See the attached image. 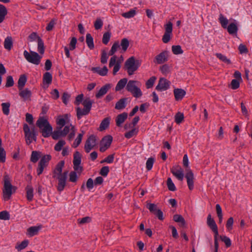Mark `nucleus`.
<instances>
[{
  "instance_id": "obj_1",
  "label": "nucleus",
  "mask_w": 252,
  "mask_h": 252,
  "mask_svg": "<svg viewBox=\"0 0 252 252\" xmlns=\"http://www.w3.org/2000/svg\"><path fill=\"white\" fill-rule=\"evenodd\" d=\"M64 164V161L62 160L60 161L56 165L54 171V174L58 175L57 178L59 182L57 186V189L59 191H63L66 185V180L67 179L68 172L64 171L62 173L63 168Z\"/></svg>"
},
{
  "instance_id": "obj_2",
  "label": "nucleus",
  "mask_w": 252,
  "mask_h": 252,
  "mask_svg": "<svg viewBox=\"0 0 252 252\" xmlns=\"http://www.w3.org/2000/svg\"><path fill=\"white\" fill-rule=\"evenodd\" d=\"M36 125L39 127L40 131L44 137H48L51 135L53 128L48 120L44 117H40L36 122Z\"/></svg>"
},
{
  "instance_id": "obj_3",
  "label": "nucleus",
  "mask_w": 252,
  "mask_h": 252,
  "mask_svg": "<svg viewBox=\"0 0 252 252\" xmlns=\"http://www.w3.org/2000/svg\"><path fill=\"white\" fill-rule=\"evenodd\" d=\"M3 181V198L5 201H7L10 199L11 195L16 191L17 188L12 185L10 178L7 175H4Z\"/></svg>"
},
{
  "instance_id": "obj_4",
  "label": "nucleus",
  "mask_w": 252,
  "mask_h": 252,
  "mask_svg": "<svg viewBox=\"0 0 252 252\" xmlns=\"http://www.w3.org/2000/svg\"><path fill=\"white\" fill-rule=\"evenodd\" d=\"M141 63V60H136L134 56H132L125 62L124 68L127 71L129 75H131L138 69Z\"/></svg>"
},
{
  "instance_id": "obj_5",
  "label": "nucleus",
  "mask_w": 252,
  "mask_h": 252,
  "mask_svg": "<svg viewBox=\"0 0 252 252\" xmlns=\"http://www.w3.org/2000/svg\"><path fill=\"white\" fill-rule=\"evenodd\" d=\"M23 131L25 133L26 142L28 145H30L32 141H36V134L34 127L31 130L29 126L27 124H24Z\"/></svg>"
},
{
  "instance_id": "obj_6",
  "label": "nucleus",
  "mask_w": 252,
  "mask_h": 252,
  "mask_svg": "<svg viewBox=\"0 0 252 252\" xmlns=\"http://www.w3.org/2000/svg\"><path fill=\"white\" fill-rule=\"evenodd\" d=\"M140 83L137 81L130 80L127 84L126 89L127 91L131 93L132 95L136 98L140 97L142 95L140 89L136 86V84L139 85Z\"/></svg>"
},
{
  "instance_id": "obj_7",
  "label": "nucleus",
  "mask_w": 252,
  "mask_h": 252,
  "mask_svg": "<svg viewBox=\"0 0 252 252\" xmlns=\"http://www.w3.org/2000/svg\"><path fill=\"white\" fill-rule=\"evenodd\" d=\"M24 56L28 62L35 65L39 64L42 58L35 52L30 51L29 53L26 50L24 52Z\"/></svg>"
},
{
  "instance_id": "obj_8",
  "label": "nucleus",
  "mask_w": 252,
  "mask_h": 252,
  "mask_svg": "<svg viewBox=\"0 0 252 252\" xmlns=\"http://www.w3.org/2000/svg\"><path fill=\"white\" fill-rule=\"evenodd\" d=\"M112 140L113 137L110 135H107L103 137L100 143V151L104 152L108 149L112 143Z\"/></svg>"
},
{
  "instance_id": "obj_9",
  "label": "nucleus",
  "mask_w": 252,
  "mask_h": 252,
  "mask_svg": "<svg viewBox=\"0 0 252 252\" xmlns=\"http://www.w3.org/2000/svg\"><path fill=\"white\" fill-rule=\"evenodd\" d=\"M81 162V157L79 152L76 151L73 155V168L75 171L80 173L83 171V167L80 166Z\"/></svg>"
},
{
  "instance_id": "obj_10",
  "label": "nucleus",
  "mask_w": 252,
  "mask_h": 252,
  "mask_svg": "<svg viewBox=\"0 0 252 252\" xmlns=\"http://www.w3.org/2000/svg\"><path fill=\"white\" fill-rule=\"evenodd\" d=\"M147 208L150 212L154 214L159 220L164 219L163 214L160 209L158 208L157 205L154 203H148L147 205Z\"/></svg>"
},
{
  "instance_id": "obj_11",
  "label": "nucleus",
  "mask_w": 252,
  "mask_h": 252,
  "mask_svg": "<svg viewBox=\"0 0 252 252\" xmlns=\"http://www.w3.org/2000/svg\"><path fill=\"white\" fill-rule=\"evenodd\" d=\"M96 137L94 135L90 136L86 141L84 149L86 153H88L96 145Z\"/></svg>"
},
{
  "instance_id": "obj_12",
  "label": "nucleus",
  "mask_w": 252,
  "mask_h": 252,
  "mask_svg": "<svg viewBox=\"0 0 252 252\" xmlns=\"http://www.w3.org/2000/svg\"><path fill=\"white\" fill-rule=\"evenodd\" d=\"M168 52L163 51L155 57L154 62L157 64H162L168 61Z\"/></svg>"
},
{
  "instance_id": "obj_13",
  "label": "nucleus",
  "mask_w": 252,
  "mask_h": 252,
  "mask_svg": "<svg viewBox=\"0 0 252 252\" xmlns=\"http://www.w3.org/2000/svg\"><path fill=\"white\" fill-rule=\"evenodd\" d=\"M207 224L209 228L214 233V238L218 237L219 235L218 228L214 220L212 218L211 214L208 215L207 218Z\"/></svg>"
},
{
  "instance_id": "obj_14",
  "label": "nucleus",
  "mask_w": 252,
  "mask_h": 252,
  "mask_svg": "<svg viewBox=\"0 0 252 252\" xmlns=\"http://www.w3.org/2000/svg\"><path fill=\"white\" fill-rule=\"evenodd\" d=\"M170 82L166 79L161 78L159 79L156 89L158 91H165L169 88Z\"/></svg>"
},
{
  "instance_id": "obj_15",
  "label": "nucleus",
  "mask_w": 252,
  "mask_h": 252,
  "mask_svg": "<svg viewBox=\"0 0 252 252\" xmlns=\"http://www.w3.org/2000/svg\"><path fill=\"white\" fill-rule=\"evenodd\" d=\"M171 172L179 180L182 181L184 178L183 170L180 166H173Z\"/></svg>"
},
{
  "instance_id": "obj_16",
  "label": "nucleus",
  "mask_w": 252,
  "mask_h": 252,
  "mask_svg": "<svg viewBox=\"0 0 252 252\" xmlns=\"http://www.w3.org/2000/svg\"><path fill=\"white\" fill-rule=\"evenodd\" d=\"M185 177L187 180L189 189L192 190L194 188V176L192 172L190 170H189L185 175Z\"/></svg>"
},
{
  "instance_id": "obj_17",
  "label": "nucleus",
  "mask_w": 252,
  "mask_h": 252,
  "mask_svg": "<svg viewBox=\"0 0 252 252\" xmlns=\"http://www.w3.org/2000/svg\"><path fill=\"white\" fill-rule=\"evenodd\" d=\"M19 90V95L24 100H28L31 99L32 96V92L28 88L22 89Z\"/></svg>"
},
{
  "instance_id": "obj_18",
  "label": "nucleus",
  "mask_w": 252,
  "mask_h": 252,
  "mask_svg": "<svg viewBox=\"0 0 252 252\" xmlns=\"http://www.w3.org/2000/svg\"><path fill=\"white\" fill-rule=\"evenodd\" d=\"M111 86L110 84H107L104 86H102L97 93L95 94V97L97 98H101L104 94H105L108 90L111 88Z\"/></svg>"
},
{
  "instance_id": "obj_19",
  "label": "nucleus",
  "mask_w": 252,
  "mask_h": 252,
  "mask_svg": "<svg viewBox=\"0 0 252 252\" xmlns=\"http://www.w3.org/2000/svg\"><path fill=\"white\" fill-rule=\"evenodd\" d=\"M173 92L176 101L182 100L186 94V91L182 89H175Z\"/></svg>"
},
{
  "instance_id": "obj_20",
  "label": "nucleus",
  "mask_w": 252,
  "mask_h": 252,
  "mask_svg": "<svg viewBox=\"0 0 252 252\" xmlns=\"http://www.w3.org/2000/svg\"><path fill=\"white\" fill-rule=\"evenodd\" d=\"M127 118V114L126 112H124L117 116L116 118V123L118 126H121L122 124L125 121Z\"/></svg>"
},
{
  "instance_id": "obj_21",
  "label": "nucleus",
  "mask_w": 252,
  "mask_h": 252,
  "mask_svg": "<svg viewBox=\"0 0 252 252\" xmlns=\"http://www.w3.org/2000/svg\"><path fill=\"white\" fill-rule=\"evenodd\" d=\"M92 70L102 76H106L108 73V69L106 66H104L102 68L99 67H92Z\"/></svg>"
},
{
  "instance_id": "obj_22",
  "label": "nucleus",
  "mask_w": 252,
  "mask_h": 252,
  "mask_svg": "<svg viewBox=\"0 0 252 252\" xmlns=\"http://www.w3.org/2000/svg\"><path fill=\"white\" fill-rule=\"evenodd\" d=\"M127 98H122L120 99L115 104V108L117 110L124 109L126 105Z\"/></svg>"
},
{
  "instance_id": "obj_23",
  "label": "nucleus",
  "mask_w": 252,
  "mask_h": 252,
  "mask_svg": "<svg viewBox=\"0 0 252 252\" xmlns=\"http://www.w3.org/2000/svg\"><path fill=\"white\" fill-rule=\"evenodd\" d=\"M226 29H227V32L230 34H236L238 30L237 26L234 23H230Z\"/></svg>"
},
{
  "instance_id": "obj_24",
  "label": "nucleus",
  "mask_w": 252,
  "mask_h": 252,
  "mask_svg": "<svg viewBox=\"0 0 252 252\" xmlns=\"http://www.w3.org/2000/svg\"><path fill=\"white\" fill-rule=\"evenodd\" d=\"M13 46V41L11 36L6 37L4 41V47L6 50L9 51Z\"/></svg>"
},
{
  "instance_id": "obj_25",
  "label": "nucleus",
  "mask_w": 252,
  "mask_h": 252,
  "mask_svg": "<svg viewBox=\"0 0 252 252\" xmlns=\"http://www.w3.org/2000/svg\"><path fill=\"white\" fill-rule=\"evenodd\" d=\"M7 14L6 8L4 5L0 3V24L3 21Z\"/></svg>"
},
{
  "instance_id": "obj_26",
  "label": "nucleus",
  "mask_w": 252,
  "mask_h": 252,
  "mask_svg": "<svg viewBox=\"0 0 252 252\" xmlns=\"http://www.w3.org/2000/svg\"><path fill=\"white\" fill-rule=\"evenodd\" d=\"M93 101L90 98H86L82 102L84 108L88 112H90Z\"/></svg>"
},
{
  "instance_id": "obj_27",
  "label": "nucleus",
  "mask_w": 252,
  "mask_h": 252,
  "mask_svg": "<svg viewBox=\"0 0 252 252\" xmlns=\"http://www.w3.org/2000/svg\"><path fill=\"white\" fill-rule=\"evenodd\" d=\"M26 196L28 200L31 201L33 199V188L31 185H28L26 188Z\"/></svg>"
},
{
  "instance_id": "obj_28",
  "label": "nucleus",
  "mask_w": 252,
  "mask_h": 252,
  "mask_svg": "<svg viewBox=\"0 0 252 252\" xmlns=\"http://www.w3.org/2000/svg\"><path fill=\"white\" fill-rule=\"evenodd\" d=\"M63 118H60L57 121V124L59 126L58 128L61 129L63 126H64L66 124V120H67L68 118V114H65Z\"/></svg>"
},
{
  "instance_id": "obj_29",
  "label": "nucleus",
  "mask_w": 252,
  "mask_h": 252,
  "mask_svg": "<svg viewBox=\"0 0 252 252\" xmlns=\"http://www.w3.org/2000/svg\"><path fill=\"white\" fill-rule=\"evenodd\" d=\"M127 82V79L126 78L121 79L117 83L116 87L115 90L116 91H119L122 90L126 84Z\"/></svg>"
},
{
  "instance_id": "obj_30",
  "label": "nucleus",
  "mask_w": 252,
  "mask_h": 252,
  "mask_svg": "<svg viewBox=\"0 0 252 252\" xmlns=\"http://www.w3.org/2000/svg\"><path fill=\"white\" fill-rule=\"evenodd\" d=\"M110 124V118L107 117L104 118L101 122L99 126V130L102 131L106 129L109 125Z\"/></svg>"
},
{
  "instance_id": "obj_31",
  "label": "nucleus",
  "mask_w": 252,
  "mask_h": 252,
  "mask_svg": "<svg viewBox=\"0 0 252 252\" xmlns=\"http://www.w3.org/2000/svg\"><path fill=\"white\" fill-rule=\"evenodd\" d=\"M27 82V77L25 75H21L18 81V88L21 90L25 86Z\"/></svg>"
},
{
  "instance_id": "obj_32",
  "label": "nucleus",
  "mask_w": 252,
  "mask_h": 252,
  "mask_svg": "<svg viewBox=\"0 0 252 252\" xmlns=\"http://www.w3.org/2000/svg\"><path fill=\"white\" fill-rule=\"evenodd\" d=\"M173 220L177 222H180L181 226L185 227L186 222L184 218L180 215L176 214L173 216Z\"/></svg>"
},
{
  "instance_id": "obj_33",
  "label": "nucleus",
  "mask_w": 252,
  "mask_h": 252,
  "mask_svg": "<svg viewBox=\"0 0 252 252\" xmlns=\"http://www.w3.org/2000/svg\"><path fill=\"white\" fill-rule=\"evenodd\" d=\"M52 76L49 72H46L43 76V83L49 85L52 83Z\"/></svg>"
},
{
  "instance_id": "obj_34",
  "label": "nucleus",
  "mask_w": 252,
  "mask_h": 252,
  "mask_svg": "<svg viewBox=\"0 0 252 252\" xmlns=\"http://www.w3.org/2000/svg\"><path fill=\"white\" fill-rule=\"evenodd\" d=\"M90 112L80 107L76 108V115L78 119H80L83 116L88 115Z\"/></svg>"
},
{
  "instance_id": "obj_35",
  "label": "nucleus",
  "mask_w": 252,
  "mask_h": 252,
  "mask_svg": "<svg viewBox=\"0 0 252 252\" xmlns=\"http://www.w3.org/2000/svg\"><path fill=\"white\" fill-rule=\"evenodd\" d=\"M29 240H24L20 244L17 243L15 246V249L18 251H21V250L25 249L29 245Z\"/></svg>"
},
{
  "instance_id": "obj_36",
  "label": "nucleus",
  "mask_w": 252,
  "mask_h": 252,
  "mask_svg": "<svg viewBox=\"0 0 252 252\" xmlns=\"http://www.w3.org/2000/svg\"><path fill=\"white\" fill-rule=\"evenodd\" d=\"M219 20L221 27L223 29H226L227 27L228 20L222 14H220Z\"/></svg>"
},
{
  "instance_id": "obj_37",
  "label": "nucleus",
  "mask_w": 252,
  "mask_h": 252,
  "mask_svg": "<svg viewBox=\"0 0 252 252\" xmlns=\"http://www.w3.org/2000/svg\"><path fill=\"white\" fill-rule=\"evenodd\" d=\"M132 128V129L131 130L125 133V136L126 138L129 139L137 134L138 132V128H135L134 127Z\"/></svg>"
},
{
  "instance_id": "obj_38",
  "label": "nucleus",
  "mask_w": 252,
  "mask_h": 252,
  "mask_svg": "<svg viewBox=\"0 0 252 252\" xmlns=\"http://www.w3.org/2000/svg\"><path fill=\"white\" fill-rule=\"evenodd\" d=\"M86 43L90 49H93L94 48L93 38L90 33H87L86 35Z\"/></svg>"
},
{
  "instance_id": "obj_39",
  "label": "nucleus",
  "mask_w": 252,
  "mask_h": 252,
  "mask_svg": "<svg viewBox=\"0 0 252 252\" xmlns=\"http://www.w3.org/2000/svg\"><path fill=\"white\" fill-rule=\"evenodd\" d=\"M136 8L130 9L129 11L122 13V15L125 18H130L133 17L136 13Z\"/></svg>"
},
{
  "instance_id": "obj_40",
  "label": "nucleus",
  "mask_w": 252,
  "mask_h": 252,
  "mask_svg": "<svg viewBox=\"0 0 252 252\" xmlns=\"http://www.w3.org/2000/svg\"><path fill=\"white\" fill-rule=\"evenodd\" d=\"M2 141L0 138V162L3 163L5 161L6 153L4 149L1 147Z\"/></svg>"
},
{
  "instance_id": "obj_41",
  "label": "nucleus",
  "mask_w": 252,
  "mask_h": 252,
  "mask_svg": "<svg viewBox=\"0 0 252 252\" xmlns=\"http://www.w3.org/2000/svg\"><path fill=\"white\" fill-rule=\"evenodd\" d=\"M120 46L122 47L123 51L126 52L129 46V40L126 38H123L121 40Z\"/></svg>"
},
{
  "instance_id": "obj_42",
  "label": "nucleus",
  "mask_w": 252,
  "mask_h": 252,
  "mask_svg": "<svg viewBox=\"0 0 252 252\" xmlns=\"http://www.w3.org/2000/svg\"><path fill=\"white\" fill-rule=\"evenodd\" d=\"M215 55L218 59L224 63L227 64H231V61L229 59H227L225 55H223L221 53H216Z\"/></svg>"
},
{
  "instance_id": "obj_43",
  "label": "nucleus",
  "mask_w": 252,
  "mask_h": 252,
  "mask_svg": "<svg viewBox=\"0 0 252 252\" xmlns=\"http://www.w3.org/2000/svg\"><path fill=\"white\" fill-rule=\"evenodd\" d=\"M40 228L38 226H32L28 229V234L30 236H33L37 234Z\"/></svg>"
},
{
  "instance_id": "obj_44",
  "label": "nucleus",
  "mask_w": 252,
  "mask_h": 252,
  "mask_svg": "<svg viewBox=\"0 0 252 252\" xmlns=\"http://www.w3.org/2000/svg\"><path fill=\"white\" fill-rule=\"evenodd\" d=\"M40 153L38 151H32L31 157V161L33 163L36 162L40 157Z\"/></svg>"
},
{
  "instance_id": "obj_45",
  "label": "nucleus",
  "mask_w": 252,
  "mask_h": 252,
  "mask_svg": "<svg viewBox=\"0 0 252 252\" xmlns=\"http://www.w3.org/2000/svg\"><path fill=\"white\" fill-rule=\"evenodd\" d=\"M111 36V32L110 31H107L104 33L102 39V43L105 45H107L110 40Z\"/></svg>"
},
{
  "instance_id": "obj_46",
  "label": "nucleus",
  "mask_w": 252,
  "mask_h": 252,
  "mask_svg": "<svg viewBox=\"0 0 252 252\" xmlns=\"http://www.w3.org/2000/svg\"><path fill=\"white\" fill-rule=\"evenodd\" d=\"M38 43V51L41 54H43L44 53L45 47L43 40L40 37L38 38L37 41Z\"/></svg>"
},
{
  "instance_id": "obj_47",
  "label": "nucleus",
  "mask_w": 252,
  "mask_h": 252,
  "mask_svg": "<svg viewBox=\"0 0 252 252\" xmlns=\"http://www.w3.org/2000/svg\"><path fill=\"white\" fill-rule=\"evenodd\" d=\"M84 131H82L81 133H79L78 134L77 137L76 138L75 141L73 143L72 147L76 148L79 145V144L81 142L82 137L83 136V135L84 134Z\"/></svg>"
},
{
  "instance_id": "obj_48",
  "label": "nucleus",
  "mask_w": 252,
  "mask_h": 252,
  "mask_svg": "<svg viewBox=\"0 0 252 252\" xmlns=\"http://www.w3.org/2000/svg\"><path fill=\"white\" fill-rule=\"evenodd\" d=\"M51 156L50 155H44L42 157L39 163L40 164H43L45 166H47L48 162L51 160Z\"/></svg>"
},
{
  "instance_id": "obj_49",
  "label": "nucleus",
  "mask_w": 252,
  "mask_h": 252,
  "mask_svg": "<svg viewBox=\"0 0 252 252\" xmlns=\"http://www.w3.org/2000/svg\"><path fill=\"white\" fill-rule=\"evenodd\" d=\"M139 119H140L138 116L135 117L133 118L131 123H130L129 124H126L125 125V126H124L125 129H127L128 128L134 127L138 123V122L139 121Z\"/></svg>"
},
{
  "instance_id": "obj_50",
  "label": "nucleus",
  "mask_w": 252,
  "mask_h": 252,
  "mask_svg": "<svg viewBox=\"0 0 252 252\" xmlns=\"http://www.w3.org/2000/svg\"><path fill=\"white\" fill-rule=\"evenodd\" d=\"M10 106V104L9 102H5L1 104L2 112L4 115H8L9 114Z\"/></svg>"
},
{
  "instance_id": "obj_51",
  "label": "nucleus",
  "mask_w": 252,
  "mask_h": 252,
  "mask_svg": "<svg viewBox=\"0 0 252 252\" xmlns=\"http://www.w3.org/2000/svg\"><path fill=\"white\" fill-rule=\"evenodd\" d=\"M172 51L175 55L182 54L183 53L180 45H173L172 46Z\"/></svg>"
},
{
  "instance_id": "obj_52",
  "label": "nucleus",
  "mask_w": 252,
  "mask_h": 252,
  "mask_svg": "<svg viewBox=\"0 0 252 252\" xmlns=\"http://www.w3.org/2000/svg\"><path fill=\"white\" fill-rule=\"evenodd\" d=\"M184 119L183 113L178 112L175 116V121L177 124H180L182 123Z\"/></svg>"
},
{
  "instance_id": "obj_53",
  "label": "nucleus",
  "mask_w": 252,
  "mask_h": 252,
  "mask_svg": "<svg viewBox=\"0 0 252 252\" xmlns=\"http://www.w3.org/2000/svg\"><path fill=\"white\" fill-rule=\"evenodd\" d=\"M65 144V142L64 140H60L58 141V142L55 145L54 149L56 151H60L62 147Z\"/></svg>"
},
{
  "instance_id": "obj_54",
  "label": "nucleus",
  "mask_w": 252,
  "mask_h": 252,
  "mask_svg": "<svg viewBox=\"0 0 252 252\" xmlns=\"http://www.w3.org/2000/svg\"><path fill=\"white\" fill-rule=\"evenodd\" d=\"M229 87L232 90L237 89L240 87V81H239L237 79H233L231 81V82L229 85Z\"/></svg>"
},
{
  "instance_id": "obj_55",
  "label": "nucleus",
  "mask_w": 252,
  "mask_h": 252,
  "mask_svg": "<svg viewBox=\"0 0 252 252\" xmlns=\"http://www.w3.org/2000/svg\"><path fill=\"white\" fill-rule=\"evenodd\" d=\"M156 79L157 78L155 76H152L150 78V79H149L146 83L147 88L149 89L152 88L153 86Z\"/></svg>"
},
{
  "instance_id": "obj_56",
  "label": "nucleus",
  "mask_w": 252,
  "mask_h": 252,
  "mask_svg": "<svg viewBox=\"0 0 252 252\" xmlns=\"http://www.w3.org/2000/svg\"><path fill=\"white\" fill-rule=\"evenodd\" d=\"M58 130H55L52 133V137L53 139L54 140H57L60 137L62 136V132L61 131V129H59Z\"/></svg>"
},
{
  "instance_id": "obj_57",
  "label": "nucleus",
  "mask_w": 252,
  "mask_h": 252,
  "mask_svg": "<svg viewBox=\"0 0 252 252\" xmlns=\"http://www.w3.org/2000/svg\"><path fill=\"white\" fill-rule=\"evenodd\" d=\"M167 185L168 189L170 191H175L176 190V187L173 183L171 179L170 178H168L167 180Z\"/></svg>"
},
{
  "instance_id": "obj_58",
  "label": "nucleus",
  "mask_w": 252,
  "mask_h": 252,
  "mask_svg": "<svg viewBox=\"0 0 252 252\" xmlns=\"http://www.w3.org/2000/svg\"><path fill=\"white\" fill-rule=\"evenodd\" d=\"M159 70L162 74L165 75L170 72V67L167 64L161 66L159 68Z\"/></svg>"
},
{
  "instance_id": "obj_59",
  "label": "nucleus",
  "mask_w": 252,
  "mask_h": 252,
  "mask_svg": "<svg viewBox=\"0 0 252 252\" xmlns=\"http://www.w3.org/2000/svg\"><path fill=\"white\" fill-rule=\"evenodd\" d=\"M221 240L223 242L227 248L229 247L231 245L230 239L226 236H220Z\"/></svg>"
},
{
  "instance_id": "obj_60",
  "label": "nucleus",
  "mask_w": 252,
  "mask_h": 252,
  "mask_svg": "<svg viewBox=\"0 0 252 252\" xmlns=\"http://www.w3.org/2000/svg\"><path fill=\"white\" fill-rule=\"evenodd\" d=\"M154 161V158H150L148 159L146 162V168L148 170H151L153 167Z\"/></svg>"
},
{
  "instance_id": "obj_61",
  "label": "nucleus",
  "mask_w": 252,
  "mask_h": 252,
  "mask_svg": "<svg viewBox=\"0 0 252 252\" xmlns=\"http://www.w3.org/2000/svg\"><path fill=\"white\" fill-rule=\"evenodd\" d=\"M71 126H73L72 125H66L65 126L63 130L61 129V132H62V136H65L69 132V130H71Z\"/></svg>"
},
{
  "instance_id": "obj_62",
  "label": "nucleus",
  "mask_w": 252,
  "mask_h": 252,
  "mask_svg": "<svg viewBox=\"0 0 252 252\" xmlns=\"http://www.w3.org/2000/svg\"><path fill=\"white\" fill-rule=\"evenodd\" d=\"M14 85V81L12 76H8L6 77V82L5 87L7 88L13 86Z\"/></svg>"
},
{
  "instance_id": "obj_63",
  "label": "nucleus",
  "mask_w": 252,
  "mask_h": 252,
  "mask_svg": "<svg viewBox=\"0 0 252 252\" xmlns=\"http://www.w3.org/2000/svg\"><path fill=\"white\" fill-rule=\"evenodd\" d=\"M114 156L113 154L107 156L106 158H105L103 160L100 161L101 163L103 162H107L108 163H112L114 161Z\"/></svg>"
},
{
  "instance_id": "obj_64",
  "label": "nucleus",
  "mask_w": 252,
  "mask_h": 252,
  "mask_svg": "<svg viewBox=\"0 0 252 252\" xmlns=\"http://www.w3.org/2000/svg\"><path fill=\"white\" fill-rule=\"evenodd\" d=\"M109 172V168L108 166H103L100 169L99 174L104 177L106 176Z\"/></svg>"
}]
</instances>
